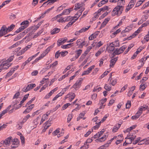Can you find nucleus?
I'll list each match as a JSON object with an SVG mask.
<instances>
[{"mask_svg":"<svg viewBox=\"0 0 149 149\" xmlns=\"http://www.w3.org/2000/svg\"><path fill=\"white\" fill-rule=\"evenodd\" d=\"M29 95V94H26L24 95L23 98H22V100H23L24 101H25L27 99L28 96Z\"/></svg>","mask_w":149,"mask_h":149,"instance_id":"nucleus-61","label":"nucleus"},{"mask_svg":"<svg viewBox=\"0 0 149 149\" xmlns=\"http://www.w3.org/2000/svg\"><path fill=\"white\" fill-rule=\"evenodd\" d=\"M53 94V93L51 91L49 93L45 96V98L46 99L49 98Z\"/></svg>","mask_w":149,"mask_h":149,"instance_id":"nucleus-42","label":"nucleus"},{"mask_svg":"<svg viewBox=\"0 0 149 149\" xmlns=\"http://www.w3.org/2000/svg\"><path fill=\"white\" fill-rule=\"evenodd\" d=\"M71 10H70L69 9H65L64 10L62 13H61L62 15H68L69 14L70 12V11H72V9L71 8Z\"/></svg>","mask_w":149,"mask_h":149,"instance_id":"nucleus-14","label":"nucleus"},{"mask_svg":"<svg viewBox=\"0 0 149 149\" xmlns=\"http://www.w3.org/2000/svg\"><path fill=\"white\" fill-rule=\"evenodd\" d=\"M63 43L62 40L59 39L57 42V45L58 46H59L61 45H62Z\"/></svg>","mask_w":149,"mask_h":149,"instance_id":"nucleus-58","label":"nucleus"},{"mask_svg":"<svg viewBox=\"0 0 149 149\" xmlns=\"http://www.w3.org/2000/svg\"><path fill=\"white\" fill-rule=\"evenodd\" d=\"M24 33H23L22 32L19 33L17 36L20 39L21 38H22L24 36Z\"/></svg>","mask_w":149,"mask_h":149,"instance_id":"nucleus-53","label":"nucleus"},{"mask_svg":"<svg viewBox=\"0 0 149 149\" xmlns=\"http://www.w3.org/2000/svg\"><path fill=\"white\" fill-rule=\"evenodd\" d=\"M44 57L43 56H42V55L41 54V56H40L38 58H36L34 61L32 63V64L33 63H34L35 62H36L38 61L39 60H40L41 58H43Z\"/></svg>","mask_w":149,"mask_h":149,"instance_id":"nucleus-37","label":"nucleus"},{"mask_svg":"<svg viewBox=\"0 0 149 149\" xmlns=\"http://www.w3.org/2000/svg\"><path fill=\"white\" fill-rule=\"evenodd\" d=\"M127 85L126 84L121 89V91H120V92H123V91H124L127 88Z\"/></svg>","mask_w":149,"mask_h":149,"instance_id":"nucleus-59","label":"nucleus"},{"mask_svg":"<svg viewBox=\"0 0 149 149\" xmlns=\"http://www.w3.org/2000/svg\"><path fill=\"white\" fill-rule=\"evenodd\" d=\"M102 89V88L101 87H98V86H97L95 87L94 89L93 90V92H94L97 91L98 90V92L100 91Z\"/></svg>","mask_w":149,"mask_h":149,"instance_id":"nucleus-35","label":"nucleus"},{"mask_svg":"<svg viewBox=\"0 0 149 149\" xmlns=\"http://www.w3.org/2000/svg\"><path fill=\"white\" fill-rule=\"evenodd\" d=\"M8 32L7 31V28L6 25H3L0 30V33H2L3 36L4 35L6 34Z\"/></svg>","mask_w":149,"mask_h":149,"instance_id":"nucleus-3","label":"nucleus"},{"mask_svg":"<svg viewBox=\"0 0 149 149\" xmlns=\"http://www.w3.org/2000/svg\"><path fill=\"white\" fill-rule=\"evenodd\" d=\"M109 72L107 71V72H104L100 76L101 79L103 78L105 76L107 75V74Z\"/></svg>","mask_w":149,"mask_h":149,"instance_id":"nucleus-45","label":"nucleus"},{"mask_svg":"<svg viewBox=\"0 0 149 149\" xmlns=\"http://www.w3.org/2000/svg\"><path fill=\"white\" fill-rule=\"evenodd\" d=\"M30 117V116L29 114L27 115L23 119L24 120V121L26 122V121Z\"/></svg>","mask_w":149,"mask_h":149,"instance_id":"nucleus-62","label":"nucleus"},{"mask_svg":"<svg viewBox=\"0 0 149 149\" xmlns=\"http://www.w3.org/2000/svg\"><path fill=\"white\" fill-rule=\"evenodd\" d=\"M136 127V126L135 125H134L132 126L131 127H129V128L127 129V131H130L131 130H132L134 128H135Z\"/></svg>","mask_w":149,"mask_h":149,"instance_id":"nucleus-49","label":"nucleus"},{"mask_svg":"<svg viewBox=\"0 0 149 149\" xmlns=\"http://www.w3.org/2000/svg\"><path fill=\"white\" fill-rule=\"evenodd\" d=\"M38 0H33L32 5L33 6H35L38 3Z\"/></svg>","mask_w":149,"mask_h":149,"instance_id":"nucleus-48","label":"nucleus"},{"mask_svg":"<svg viewBox=\"0 0 149 149\" xmlns=\"http://www.w3.org/2000/svg\"><path fill=\"white\" fill-rule=\"evenodd\" d=\"M29 21L28 20H26L22 22L21 23L20 25L22 26H28L29 25Z\"/></svg>","mask_w":149,"mask_h":149,"instance_id":"nucleus-25","label":"nucleus"},{"mask_svg":"<svg viewBox=\"0 0 149 149\" xmlns=\"http://www.w3.org/2000/svg\"><path fill=\"white\" fill-rule=\"evenodd\" d=\"M131 106V103L130 101H128L127 103L126 104V109H129Z\"/></svg>","mask_w":149,"mask_h":149,"instance_id":"nucleus-26","label":"nucleus"},{"mask_svg":"<svg viewBox=\"0 0 149 149\" xmlns=\"http://www.w3.org/2000/svg\"><path fill=\"white\" fill-rule=\"evenodd\" d=\"M124 7L122 5H118L111 12L112 16L117 15L120 16L122 13Z\"/></svg>","mask_w":149,"mask_h":149,"instance_id":"nucleus-1","label":"nucleus"},{"mask_svg":"<svg viewBox=\"0 0 149 149\" xmlns=\"http://www.w3.org/2000/svg\"><path fill=\"white\" fill-rule=\"evenodd\" d=\"M20 93L19 92H18L17 93H16L14 95V96H13V99H15V98H17V97L18 96H19V95H20Z\"/></svg>","mask_w":149,"mask_h":149,"instance_id":"nucleus-55","label":"nucleus"},{"mask_svg":"<svg viewBox=\"0 0 149 149\" xmlns=\"http://www.w3.org/2000/svg\"><path fill=\"white\" fill-rule=\"evenodd\" d=\"M120 53L119 49H118V48H117L114 50V52H113V54L114 55H115V54L118 55L120 54V53Z\"/></svg>","mask_w":149,"mask_h":149,"instance_id":"nucleus-34","label":"nucleus"},{"mask_svg":"<svg viewBox=\"0 0 149 149\" xmlns=\"http://www.w3.org/2000/svg\"><path fill=\"white\" fill-rule=\"evenodd\" d=\"M12 144L11 147L12 148H16L18 146L19 143V141L17 139H14L13 140Z\"/></svg>","mask_w":149,"mask_h":149,"instance_id":"nucleus-4","label":"nucleus"},{"mask_svg":"<svg viewBox=\"0 0 149 149\" xmlns=\"http://www.w3.org/2000/svg\"><path fill=\"white\" fill-rule=\"evenodd\" d=\"M126 48V47L125 46H123L120 47L119 49L120 53H123V51Z\"/></svg>","mask_w":149,"mask_h":149,"instance_id":"nucleus-31","label":"nucleus"},{"mask_svg":"<svg viewBox=\"0 0 149 149\" xmlns=\"http://www.w3.org/2000/svg\"><path fill=\"white\" fill-rule=\"evenodd\" d=\"M144 39H145L146 41H148L149 40V34H147L145 36Z\"/></svg>","mask_w":149,"mask_h":149,"instance_id":"nucleus-64","label":"nucleus"},{"mask_svg":"<svg viewBox=\"0 0 149 149\" xmlns=\"http://www.w3.org/2000/svg\"><path fill=\"white\" fill-rule=\"evenodd\" d=\"M113 43V45L114 47H119V41H115Z\"/></svg>","mask_w":149,"mask_h":149,"instance_id":"nucleus-27","label":"nucleus"},{"mask_svg":"<svg viewBox=\"0 0 149 149\" xmlns=\"http://www.w3.org/2000/svg\"><path fill=\"white\" fill-rule=\"evenodd\" d=\"M12 138V137H9L6 139L4 141H5V144L6 145L9 144Z\"/></svg>","mask_w":149,"mask_h":149,"instance_id":"nucleus-21","label":"nucleus"},{"mask_svg":"<svg viewBox=\"0 0 149 149\" xmlns=\"http://www.w3.org/2000/svg\"><path fill=\"white\" fill-rule=\"evenodd\" d=\"M136 137V136H134L131 137L129 136H127V138L130 140V142H128V143H131L132 141H134Z\"/></svg>","mask_w":149,"mask_h":149,"instance_id":"nucleus-16","label":"nucleus"},{"mask_svg":"<svg viewBox=\"0 0 149 149\" xmlns=\"http://www.w3.org/2000/svg\"><path fill=\"white\" fill-rule=\"evenodd\" d=\"M134 45L132 44L130 45L128 47L127 49L125 52L124 53L125 54H127L129 50L131 49V48Z\"/></svg>","mask_w":149,"mask_h":149,"instance_id":"nucleus-29","label":"nucleus"},{"mask_svg":"<svg viewBox=\"0 0 149 149\" xmlns=\"http://www.w3.org/2000/svg\"><path fill=\"white\" fill-rule=\"evenodd\" d=\"M73 43H69L66 45H63L61 46V47L63 49H66L69 48L72 46V44Z\"/></svg>","mask_w":149,"mask_h":149,"instance_id":"nucleus-17","label":"nucleus"},{"mask_svg":"<svg viewBox=\"0 0 149 149\" xmlns=\"http://www.w3.org/2000/svg\"><path fill=\"white\" fill-rule=\"evenodd\" d=\"M85 41H83L81 43H80V44H79L78 47L80 48H82L83 46L85 45Z\"/></svg>","mask_w":149,"mask_h":149,"instance_id":"nucleus-41","label":"nucleus"},{"mask_svg":"<svg viewBox=\"0 0 149 149\" xmlns=\"http://www.w3.org/2000/svg\"><path fill=\"white\" fill-rule=\"evenodd\" d=\"M149 24V20L147 21L146 22L143 24L141 25V27H144L146 26L148 24Z\"/></svg>","mask_w":149,"mask_h":149,"instance_id":"nucleus-47","label":"nucleus"},{"mask_svg":"<svg viewBox=\"0 0 149 149\" xmlns=\"http://www.w3.org/2000/svg\"><path fill=\"white\" fill-rule=\"evenodd\" d=\"M147 87V85L145 84H141L139 86V90L141 91L144 90Z\"/></svg>","mask_w":149,"mask_h":149,"instance_id":"nucleus-15","label":"nucleus"},{"mask_svg":"<svg viewBox=\"0 0 149 149\" xmlns=\"http://www.w3.org/2000/svg\"><path fill=\"white\" fill-rule=\"evenodd\" d=\"M30 28H29L26 30H25L23 32V33H24V35H25L26 33H28L30 31H31Z\"/></svg>","mask_w":149,"mask_h":149,"instance_id":"nucleus-51","label":"nucleus"},{"mask_svg":"<svg viewBox=\"0 0 149 149\" xmlns=\"http://www.w3.org/2000/svg\"><path fill=\"white\" fill-rule=\"evenodd\" d=\"M142 113L141 112H140L139 111L137 112L135 114V116H132L131 118L132 120H136L140 116L141 114Z\"/></svg>","mask_w":149,"mask_h":149,"instance_id":"nucleus-8","label":"nucleus"},{"mask_svg":"<svg viewBox=\"0 0 149 149\" xmlns=\"http://www.w3.org/2000/svg\"><path fill=\"white\" fill-rule=\"evenodd\" d=\"M100 31H97L94 34H91L89 37L88 39L89 40H92L95 38L97 35L99 34Z\"/></svg>","mask_w":149,"mask_h":149,"instance_id":"nucleus-7","label":"nucleus"},{"mask_svg":"<svg viewBox=\"0 0 149 149\" xmlns=\"http://www.w3.org/2000/svg\"><path fill=\"white\" fill-rule=\"evenodd\" d=\"M77 20V19H75L74 20H73L72 22H69L68 24L66 25V26L65 27V29H68L69 27L70 26L72 25L73 23L75 22Z\"/></svg>","mask_w":149,"mask_h":149,"instance_id":"nucleus-20","label":"nucleus"},{"mask_svg":"<svg viewBox=\"0 0 149 149\" xmlns=\"http://www.w3.org/2000/svg\"><path fill=\"white\" fill-rule=\"evenodd\" d=\"M108 0H102L100 2L98 5V6L99 7H100L103 5H104L107 3Z\"/></svg>","mask_w":149,"mask_h":149,"instance_id":"nucleus-13","label":"nucleus"},{"mask_svg":"<svg viewBox=\"0 0 149 149\" xmlns=\"http://www.w3.org/2000/svg\"><path fill=\"white\" fill-rule=\"evenodd\" d=\"M43 31V30L42 29L39 32H38L36 35L34 36L33 38H37L38 36H39Z\"/></svg>","mask_w":149,"mask_h":149,"instance_id":"nucleus-32","label":"nucleus"},{"mask_svg":"<svg viewBox=\"0 0 149 149\" xmlns=\"http://www.w3.org/2000/svg\"><path fill=\"white\" fill-rule=\"evenodd\" d=\"M30 28H29L26 30H25L23 32V33H24V35H25L26 33H28L30 31H31Z\"/></svg>","mask_w":149,"mask_h":149,"instance_id":"nucleus-50","label":"nucleus"},{"mask_svg":"<svg viewBox=\"0 0 149 149\" xmlns=\"http://www.w3.org/2000/svg\"><path fill=\"white\" fill-rule=\"evenodd\" d=\"M9 62L7 61H3L2 63V64H4V66H9L11 64H9L8 63Z\"/></svg>","mask_w":149,"mask_h":149,"instance_id":"nucleus-43","label":"nucleus"},{"mask_svg":"<svg viewBox=\"0 0 149 149\" xmlns=\"http://www.w3.org/2000/svg\"><path fill=\"white\" fill-rule=\"evenodd\" d=\"M107 48L108 49V51L109 52H112L114 50L115 48V47L113 45V43L112 42L110 43Z\"/></svg>","mask_w":149,"mask_h":149,"instance_id":"nucleus-5","label":"nucleus"},{"mask_svg":"<svg viewBox=\"0 0 149 149\" xmlns=\"http://www.w3.org/2000/svg\"><path fill=\"white\" fill-rule=\"evenodd\" d=\"M74 17L69 16L67 17V18L65 20V22H68L69 21H72V20H74Z\"/></svg>","mask_w":149,"mask_h":149,"instance_id":"nucleus-24","label":"nucleus"},{"mask_svg":"<svg viewBox=\"0 0 149 149\" xmlns=\"http://www.w3.org/2000/svg\"><path fill=\"white\" fill-rule=\"evenodd\" d=\"M148 106H145L144 105H143V106H141V107L139 108V111L141 112V113H142V111L143 110V109H144V110H146V109H147L148 108Z\"/></svg>","mask_w":149,"mask_h":149,"instance_id":"nucleus-22","label":"nucleus"},{"mask_svg":"<svg viewBox=\"0 0 149 149\" xmlns=\"http://www.w3.org/2000/svg\"><path fill=\"white\" fill-rule=\"evenodd\" d=\"M108 7L107 6H105L104 7L101 8L102 12L105 11L106 10H108Z\"/></svg>","mask_w":149,"mask_h":149,"instance_id":"nucleus-56","label":"nucleus"},{"mask_svg":"<svg viewBox=\"0 0 149 149\" xmlns=\"http://www.w3.org/2000/svg\"><path fill=\"white\" fill-rule=\"evenodd\" d=\"M72 118V114H69L67 118V122L69 123Z\"/></svg>","mask_w":149,"mask_h":149,"instance_id":"nucleus-30","label":"nucleus"},{"mask_svg":"<svg viewBox=\"0 0 149 149\" xmlns=\"http://www.w3.org/2000/svg\"><path fill=\"white\" fill-rule=\"evenodd\" d=\"M83 79L82 78H80L74 84L73 86V87L74 88H79L80 86L81 85V81H82Z\"/></svg>","mask_w":149,"mask_h":149,"instance_id":"nucleus-6","label":"nucleus"},{"mask_svg":"<svg viewBox=\"0 0 149 149\" xmlns=\"http://www.w3.org/2000/svg\"><path fill=\"white\" fill-rule=\"evenodd\" d=\"M70 105V103H67L64 105H63V106L62 107V108L63 110H64L66 108H67Z\"/></svg>","mask_w":149,"mask_h":149,"instance_id":"nucleus-40","label":"nucleus"},{"mask_svg":"<svg viewBox=\"0 0 149 149\" xmlns=\"http://www.w3.org/2000/svg\"><path fill=\"white\" fill-rule=\"evenodd\" d=\"M60 31V29L58 28H55L53 29L51 31V34L53 35L58 33Z\"/></svg>","mask_w":149,"mask_h":149,"instance_id":"nucleus-10","label":"nucleus"},{"mask_svg":"<svg viewBox=\"0 0 149 149\" xmlns=\"http://www.w3.org/2000/svg\"><path fill=\"white\" fill-rule=\"evenodd\" d=\"M15 27V25L13 24H12L9 27L7 28V31H8V32L10 31L13 29Z\"/></svg>","mask_w":149,"mask_h":149,"instance_id":"nucleus-18","label":"nucleus"},{"mask_svg":"<svg viewBox=\"0 0 149 149\" xmlns=\"http://www.w3.org/2000/svg\"><path fill=\"white\" fill-rule=\"evenodd\" d=\"M50 111H48L45 114H44L43 115V117H44L45 118H47V117L48 116V115H49L50 114Z\"/></svg>","mask_w":149,"mask_h":149,"instance_id":"nucleus-57","label":"nucleus"},{"mask_svg":"<svg viewBox=\"0 0 149 149\" xmlns=\"http://www.w3.org/2000/svg\"><path fill=\"white\" fill-rule=\"evenodd\" d=\"M60 53L61 56H64L68 54V52L67 51L61 52Z\"/></svg>","mask_w":149,"mask_h":149,"instance_id":"nucleus-44","label":"nucleus"},{"mask_svg":"<svg viewBox=\"0 0 149 149\" xmlns=\"http://www.w3.org/2000/svg\"><path fill=\"white\" fill-rule=\"evenodd\" d=\"M36 99L35 97H33L26 104L25 106L27 107L30 104H31L32 102L35 100Z\"/></svg>","mask_w":149,"mask_h":149,"instance_id":"nucleus-33","label":"nucleus"},{"mask_svg":"<svg viewBox=\"0 0 149 149\" xmlns=\"http://www.w3.org/2000/svg\"><path fill=\"white\" fill-rule=\"evenodd\" d=\"M30 90L31 89L29 86L28 85L26 87H24V88L22 89V92H26Z\"/></svg>","mask_w":149,"mask_h":149,"instance_id":"nucleus-19","label":"nucleus"},{"mask_svg":"<svg viewBox=\"0 0 149 149\" xmlns=\"http://www.w3.org/2000/svg\"><path fill=\"white\" fill-rule=\"evenodd\" d=\"M135 88H136L135 86H132L131 88V89L129 91L128 93H130L131 95V94L132 93L133 91L135 89Z\"/></svg>","mask_w":149,"mask_h":149,"instance_id":"nucleus-36","label":"nucleus"},{"mask_svg":"<svg viewBox=\"0 0 149 149\" xmlns=\"http://www.w3.org/2000/svg\"><path fill=\"white\" fill-rule=\"evenodd\" d=\"M117 60L118 58H115L111 59L110 61V67H113Z\"/></svg>","mask_w":149,"mask_h":149,"instance_id":"nucleus-9","label":"nucleus"},{"mask_svg":"<svg viewBox=\"0 0 149 149\" xmlns=\"http://www.w3.org/2000/svg\"><path fill=\"white\" fill-rule=\"evenodd\" d=\"M18 45V44L17 42L16 43H15V44H14L13 45H12L11 46L9 47H8V49H12L14 47H15L17 46Z\"/></svg>","mask_w":149,"mask_h":149,"instance_id":"nucleus-46","label":"nucleus"},{"mask_svg":"<svg viewBox=\"0 0 149 149\" xmlns=\"http://www.w3.org/2000/svg\"><path fill=\"white\" fill-rule=\"evenodd\" d=\"M82 12L80 10L78 11L77 13H76V15H78V16L77 17L75 16V17L77 18V20L78 18L80 16V15H81Z\"/></svg>","mask_w":149,"mask_h":149,"instance_id":"nucleus-38","label":"nucleus"},{"mask_svg":"<svg viewBox=\"0 0 149 149\" xmlns=\"http://www.w3.org/2000/svg\"><path fill=\"white\" fill-rule=\"evenodd\" d=\"M82 50L80 49L77 50L75 51V53L77 54V55L75 56L76 58H77L79 57L82 53Z\"/></svg>","mask_w":149,"mask_h":149,"instance_id":"nucleus-12","label":"nucleus"},{"mask_svg":"<svg viewBox=\"0 0 149 149\" xmlns=\"http://www.w3.org/2000/svg\"><path fill=\"white\" fill-rule=\"evenodd\" d=\"M54 0H48L47 1L44 3L42 6H45V5L47 3V5H48V4L51 5L54 3Z\"/></svg>","mask_w":149,"mask_h":149,"instance_id":"nucleus-11","label":"nucleus"},{"mask_svg":"<svg viewBox=\"0 0 149 149\" xmlns=\"http://www.w3.org/2000/svg\"><path fill=\"white\" fill-rule=\"evenodd\" d=\"M118 128L117 126H115L113 127V128L112 129V132H116L118 130Z\"/></svg>","mask_w":149,"mask_h":149,"instance_id":"nucleus-54","label":"nucleus"},{"mask_svg":"<svg viewBox=\"0 0 149 149\" xmlns=\"http://www.w3.org/2000/svg\"><path fill=\"white\" fill-rule=\"evenodd\" d=\"M106 140V138L105 137H104L103 136L100 139H98L96 140V141L97 142H102Z\"/></svg>","mask_w":149,"mask_h":149,"instance_id":"nucleus-23","label":"nucleus"},{"mask_svg":"<svg viewBox=\"0 0 149 149\" xmlns=\"http://www.w3.org/2000/svg\"><path fill=\"white\" fill-rule=\"evenodd\" d=\"M59 132V129H57L55 131L53 132L52 134L54 136H56L57 134Z\"/></svg>","mask_w":149,"mask_h":149,"instance_id":"nucleus-39","label":"nucleus"},{"mask_svg":"<svg viewBox=\"0 0 149 149\" xmlns=\"http://www.w3.org/2000/svg\"><path fill=\"white\" fill-rule=\"evenodd\" d=\"M60 52H59V51H58L55 54V57L56 58H58L60 56Z\"/></svg>","mask_w":149,"mask_h":149,"instance_id":"nucleus-52","label":"nucleus"},{"mask_svg":"<svg viewBox=\"0 0 149 149\" xmlns=\"http://www.w3.org/2000/svg\"><path fill=\"white\" fill-rule=\"evenodd\" d=\"M104 89L107 91H110L111 89V87L108 85H107V84H106L104 86Z\"/></svg>","mask_w":149,"mask_h":149,"instance_id":"nucleus-28","label":"nucleus"},{"mask_svg":"<svg viewBox=\"0 0 149 149\" xmlns=\"http://www.w3.org/2000/svg\"><path fill=\"white\" fill-rule=\"evenodd\" d=\"M120 29H118L116 31L114 32L113 33V34L114 35H116L117 34H118V33H119V32H120Z\"/></svg>","mask_w":149,"mask_h":149,"instance_id":"nucleus-60","label":"nucleus"},{"mask_svg":"<svg viewBox=\"0 0 149 149\" xmlns=\"http://www.w3.org/2000/svg\"><path fill=\"white\" fill-rule=\"evenodd\" d=\"M55 43L49 47L45 50L42 53V56L44 57L48 52L50 51L51 49L53 48L54 46Z\"/></svg>","mask_w":149,"mask_h":149,"instance_id":"nucleus-2","label":"nucleus"},{"mask_svg":"<svg viewBox=\"0 0 149 149\" xmlns=\"http://www.w3.org/2000/svg\"><path fill=\"white\" fill-rule=\"evenodd\" d=\"M31 31H33H33L36 30L38 29L36 28L35 26H31Z\"/></svg>","mask_w":149,"mask_h":149,"instance_id":"nucleus-63","label":"nucleus"}]
</instances>
